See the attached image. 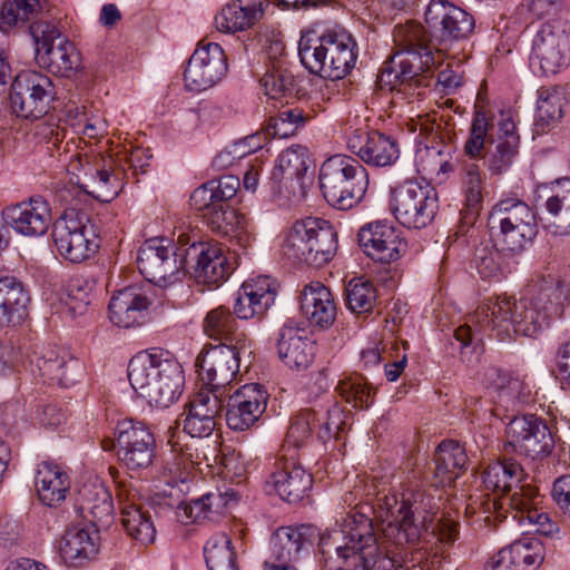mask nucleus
Masks as SVG:
<instances>
[{"label":"nucleus","instance_id":"c756f323","mask_svg":"<svg viewBox=\"0 0 570 570\" xmlns=\"http://www.w3.org/2000/svg\"><path fill=\"white\" fill-rule=\"evenodd\" d=\"M313 478L291 454H283L274 464L267 484H271L276 493L288 503H297L311 490Z\"/></svg>","mask_w":570,"mask_h":570},{"label":"nucleus","instance_id":"69168bd1","mask_svg":"<svg viewBox=\"0 0 570 570\" xmlns=\"http://www.w3.org/2000/svg\"><path fill=\"white\" fill-rule=\"evenodd\" d=\"M82 111L79 110V107L73 109V134L78 135L79 144H76L73 139V145H76L77 150H82L83 148L80 146L81 142L86 144L85 138L96 139L100 132L96 126V122L92 120V117L88 115L86 105L81 106Z\"/></svg>","mask_w":570,"mask_h":570},{"label":"nucleus","instance_id":"58836bf2","mask_svg":"<svg viewBox=\"0 0 570 570\" xmlns=\"http://www.w3.org/2000/svg\"><path fill=\"white\" fill-rule=\"evenodd\" d=\"M268 4L267 0H235L215 17L216 28L233 33L250 28L262 18Z\"/></svg>","mask_w":570,"mask_h":570},{"label":"nucleus","instance_id":"6e6552de","mask_svg":"<svg viewBox=\"0 0 570 570\" xmlns=\"http://www.w3.org/2000/svg\"><path fill=\"white\" fill-rule=\"evenodd\" d=\"M337 247V233L330 222L307 217L287 229L282 255L293 264L322 267L333 259Z\"/></svg>","mask_w":570,"mask_h":570},{"label":"nucleus","instance_id":"e2e57ef3","mask_svg":"<svg viewBox=\"0 0 570 570\" xmlns=\"http://www.w3.org/2000/svg\"><path fill=\"white\" fill-rule=\"evenodd\" d=\"M242 216L227 203L220 202L216 207H212L208 214H205L204 220L213 232L225 236L228 232H233L235 224H239Z\"/></svg>","mask_w":570,"mask_h":570},{"label":"nucleus","instance_id":"f257e3e1","mask_svg":"<svg viewBox=\"0 0 570 570\" xmlns=\"http://www.w3.org/2000/svg\"><path fill=\"white\" fill-rule=\"evenodd\" d=\"M436 509L433 498L424 490L407 485L379 497L375 512L386 522L384 540L395 548H413L430 531L440 543L451 546L459 538V523L446 518L433 524Z\"/></svg>","mask_w":570,"mask_h":570},{"label":"nucleus","instance_id":"f704fd0d","mask_svg":"<svg viewBox=\"0 0 570 570\" xmlns=\"http://www.w3.org/2000/svg\"><path fill=\"white\" fill-rule=\"evenodd\" d=\"M151 302L139 286H127L117 291L109 302L110 321L124 328L144 324Z\"/></svg>","mask_w":570,"mask_h":570},{"label":"nucleus","instance_id":"f3484780","mask_svg":"<svg viewBox=\"0 0 570 570\" xmlns=\"http://www.w3.org/2000/svg\"><path fill=\"white\" fill-rule=\"evenodd\" d=\"M312 164L309 151L303 145H293L278 155L271 178L282 198L292 203L305 199L312 183Z\"/></svg>","mask_w":570,"mask_h":570},{"label":"nucleus","instance_id":"a878e982","mask_svg":"<svg viewBox=\"0 0 570 570\" xmlns=\"http://www.w3.org/2000/svg\"><path fill=\"white\" fill-rule=\"evenodd\" d=\"M3 214L9 226L26 237L43 236L52 220L49 203L39 195L7 207Z\"/></svg>","mask_w":570,"mask_h":570},{"label":"nucleus","instance_id":"79ce46f5","mask_svg":"<svg viewBox=\"0 0 570 570\" xmlns=\"http://www.w3.org/2000/svg\"><path fill=\"white\" fill-rule=\"evenodd\" d=\"M546 210L553 217L550 224L554 235L570 234V178L558 179L551 186V195L544 204Z\"/></svg>","mask_w":570,"mask_h":570},{"label":"nucleus","instance_id":"9d476101","mask_svg":"<svg viewBox=\"0 0 570 570\" xmlns=\"http://www.w3.org/2000/svg\"><path fill=\"white\" fill-rule=\"evenodd\" d=\"M489 227L495 246L509 255L521 254L538 233L533 209L514 197L501 199L492 207Z\"/></svg>","mask_w":570,"mask_h":570},{"label":"nucleus","instance_id":"e433bc0d","mask_svg":"<svg viewBox=\"0 0 570 570\" xmlns=\"http://www.w3.org/2000/svg\"><path fill=\"white\" fill-rule=\"evenodd\" d=\"M68 473L52 461H42L37 465L35 487L39 500L47 507H58L67 499L70 490Z\"/></svg>","mask_w":570,"mask_h":570},{"label":"nucleus","instance_id":"a211bd4d","mask_svg":"<svg viewBox=\"0 0 570 570\" xmlns=\"http://www.w3.org/2000/svg\"><path fill=\"white\" fill-rule=\"evenodd\" d=\"M29 33L36 46V59L42 68L57 77L71 75V42L52 22L33 21Z\"/></svg>","mask_w":570,"mask_h":570},{"label":"nucleus","instance_id":"bb28decb","mask_svg":"<svg viewBox=\"0 0 570 570\" xmlns=\"http://www.w3.org/2000/svg\"><path fill=\"white\" fill-rule=\"evenodd\" d=\"M223 400L216 393L200 391L180 414L178 424L191 438H208L217 426L223 410Z\"/></svg>","mask_w":570,"mask_h":570},{"label":"nucleus","instance_id":"5fc2aeb1","mask_svg":"<svg viewBox=\"0 0 570 570\" xmlns=\"http://www.w3.org/2000/svg\"><path fill=\"white\" fill-rule=\"evenodd\" d=\"M563 97L561 89L541 88L537 106L535 127L538 131H546L550 125L562 117Z\"/></svg>","mask_w":570,"mask_h":570},{"label":"nucleus","instance_id":"393cba45","mask_svg":"<svg viewBox=\"0 0 570 570\" xmlns=\"http://www.w3.org/2000/svg\"><path fill=\"white\" fill-rule=\"evenodd\" d=\"M347 148L372 167L392 166L400 157L397 140L376 130H354L347 138Z\"/></svg>","mask_w":570,"mask_h":570},{"label":"nucleus","instance_id":"7ed1b4c3","mask_svg":"<svg viewBox=\"0 0 570 570\" xmlns=\"http://www.w3.org/2000/svg\"><path fill=\"white\" fill-rule=\"evenodd\" d=\"M563 298L562 288L550 282L520 299L507 296L489 299L470 317V322L480 327L485 322L500 341L510 340L513 335L534 337L551 318L562 316Z\"/></svg>","mask_w":570,"mask_h":570},{"label":"nucleus","instance_id":"a19ab883","mask_svg":"<svg viewBox=\"0 0 570 570\" xmlns=\"http://www.w3.org/2000/svg\"><path fill=\"white\" fill-rule=\"evenodd\" d=\"M468 462L464 446L454 440L442 441L434 453V478L436 484L452 483Z\"/></svg>","mask_w":570,"mask_h":570},{"label":"nucleus","instance_id":"cd10ccee","mask_svg":"<svg viewBox=\"0 0 570 570\" xmlns=\"http://www.w3.org/2000/svg\"><path fill=\"white\" fill-rule=\"evenodd\" d=\"M277 284L262 275L243 283L235 295L234 314L239 320L262 318L274 304Z\"/></svg>","mask_w":570,"mask_h":570},{"label":"nucleus","instance_id":"0eeeda50","mask_svg":"<svg viewBox=\"0 0 570 570\" xmlns=\"http://www.w3.org/2000/svg\"><path fill=\"white\" fill-rule=\"evenodd\" d=\"M356 48L354 38L345 29H328L320 36L309 31L301 36L298 56L311 73L336 80L354 68Z\"/></svg>","mask_w":570,"mask_h":570},{"label":"nucleus","instance_id":"0e129e2a","mask_svg":"<svg viewBox=\"0 0 570 570\" xmlns=\"http://www.w3.org/2000/svg\"><path fill=\"white\" fill-rule=\"evenodd\" d=\"M492 127L487 114L478 110L473 117L470 136L464 145L465 153L472 158L479 157L484 149L489 129Z\"/></svg>","mask_w":570,"mask_h":570},{"label":"nucleus","instance_id":"2f4dec72","mask_svg":"<svg viewBox=\"0 0 570 570\" xmlns=\"http://www.w3.org/2000/svg\"><path fill=\"white\" fill-rule=\"evenodd\" d=\"M520 137L510 117L502 118L495 134L489 135L485 165L491 176L505 174L519 154Z\"/></svg>","mask_w":570,"mask_h":570},{"label":"nucleus","instance_id":"bf43d9fd","mask_svg":"<svg viewBox=\"0 0 570 570\" xmlns=\"http://www.w3.org/2000/svg\"><path fill=\"white\" fill-rule=\"evenodd\" d=\"M316 422L320 424L317 435L322 442L336 439L344 431L346 414L337 404L328 403L327 406L316 409Z\"/></svg>","mask_w":570,"mask_h":570},{"label":"nucleus","instance_id":"aec40b11","mask_svg":"<svg viewBox=\"0 0 570 570\" xmlns=\"http://www.w3.org/2000/svg\"><path fill=\"white\" fill-rule=\"evenodd\" d=\"M156 441L145 423L124 420L117 425V455L129 470L147 469L155 458Z\"/></svg>","mask_w":570,"mask_h":570},{"label":"nucleus","instance_id":"dca6fc26","mask_svg":"<svg viewBox=\"0 0 570 570\" xmlns=\"http://www.w3.org/2000/svg\"><path fill=\"white\" fill-rule=\"evenodd\" d=\"M53 96L48 76L36 70H22L11 83L10 109L18 118L36 121L48 114Z\"/></svg>","mask_w":570,"mask_h":570},{"label":"nucleus","instance_id":"4be33fe9","mask_svg":"<svg viewBox=\"0 0 570 570\" xmlns=\"http://www.w3.org/2000/svg\"><path fill=\"white\" fill-rule=\"evenodd\" d=\"M357 240L363 252L373 261L390 264L407 250L402 232L387 222H372L360 228Z\"/></svg>","mask_w":570,"mask_h":570},{"label":"nucleus","instance_id":"20e7f679","mask_svg":"<svg viewBox=\"0 0 570 570\" xmlns=\"http://www.w3.org/2000/svg\"><path fill=\"white\" fill-rule=\"evenodd\" d=\"M424 30L417 22L395 26L393 40L397 51L384 63L380 80L391 85L393 100L420 101L429 86L428 72L436 69L435 53L424 42Z\"/></svg>","mask_w":570,"mask_h":570},{"label":"nucleus","instance_id":"37998d69","mask_svg":"<svg viewBox=\"0 0 570 570\" xmlns=\"http://www.w3.org/2000/svg\"><path fill=\"white\" fill-rule=\"evenodd\" d=\"M100 247L97 225L85 214L73 219V263L94 257Z\"/></svg>","mask_w":570,"mask_h":570},{"label":"nucleus","instance_id":"f03ea898","mask_svg":"<svg viewBox=\"0 0 570 570\" xmlns=\"http://www.w3.org/2000/svg\"><path fill=\"white\" fill-rule=\"evenodd\" d=\"M353 509L341 523L320 537L321 561L327 570H402L401 554L377 543L373 520L364 511Z\"/></svg>","mask_w":570,"mask_h":570},{"label":"nucleus","instance_id":"f8f14e48","mask_svg":"<svg viewBox=\"0 0 570 570\" xmlns=\"http://www.w3.org/2000/svg\"><path fill=\"white\" fill-rule=\"evenodd\" d=\"M252 342L247 335H239L236 344L220 343L204 347L196 358L195 365L199 368L202 381L210 386L208 392L220 397L225 386L229 385L238 373L243 361L252 362Z\"/></svg>","mask_w":570,"mask_h":570},{"label":"nucleus","instance_id":"680f3d73","mask_svg":"<svg viewBox=\"0 0 570 570\" xmlns=\"http://www.w3.org/2000/svg\"><path fill=\"white\" fill-rule=\"evenodd\" d=\"M226 505V500L222 493L209 492L198 499L191 500L185 511L191 522H200L209 519L210 513H219Z\"/></svg>","mask_w":570,"mask_h":570},{"label":"nucleus","instance_id":"ddd939ff","mask_svg":"<svg viewBox=\"0 0 570 570\" xmlns=\"http://www.w3.org/2000/svg\"><path fill=\"white\" fill-rule=\"evenodd\" d=\"M554 443L547 421L535 414H525L509 422L502 446L505 455H515L524 463H532L548 458Z\"/></svg>","mask_w":570,"mask_h":570},{"label":"nucleus","instance_id":"473e14b6","mask_svg":"<svg viewBox=\"0 0 570 570\" xmlns=\"http://www.w3.org/2000/svg\"><path fill=\"white\" fill-rule=\"evenodd\" d=\"M196 259L195 278L198 283L218 285L230 275L233 267L217 243H194L186 249V261Z\"/></svg>","mask_w":570,"mask_h":570},{"label":"nucleus","instance_id":"4c0bfd02","mask_svg":"<svg viewBox=\"0 0 570 570\" xmlns=\"http://www.w3.org/2000/svg\"><path fill=\"white\" fill-rule=\"evenodd\" d=\"M29 294L14 276L0 277V325L14 326L28 315Z\"/></svg>","mask_w":570,"mask_h":570},{"label":"nucleus","instance_id":"412c9836","mask_svg":"<svg viewBox=\"0 0 570 570\" xmlns=\"http://www.w3.org/2000/svg\"><path fill=\"white\" fill-rule=\"evenodd\" d=\"M227 69V58L223 48L216 42L202 41L184 71L186 88L190 91L209 89L225 77Z\"/></svg>","mask_w":570,"mask_h":570},{"label":"nucleus","instance_id":"de8ad7c7","mask_svg":"<svg viewBox=\"0 0 570 570\" xmlns=\"http://www.w3.org/2000/svg\"><path fill=\"white\" fill-rule=\"evenodd\" d=\"M237 322L230 311L225 306H218L207 313L204 321L205 333L222 343L236 344L239 335H246L237 332Z\"/></svg>","mask_w":570,"mask_h":570},{"label":"nucleus","instance_id":"c9c22d12","mask_svg":"<svg viewBox=\"0 0 570 570\" xmlns=\"http://www.w3.org/2000/svg\"><path fill=\"white\" fill-rule=\"evenodd\" d=\"M299 313L311 326L328 328L336 320V305L332 292L321 282L303 286L297 297Z\"/></svg>","mask_w":570,"mask_h":570},{"label":"nucleus","instance_id":"864d4df0","mask_svg":"<svg viewBox=\"0 0 570 570\" xmlns=\"http://www.w3.org/2000/svg\"><path fill=\"white\" fill-rule=\"evenodd\" d=\"M309 116L301 108H291L269 117L264 135L272 138H288L304 127Z\"/></svg>","mask_w":570,"mask_h":570},{"label":"nucleus","instance_id":"13d9d810","mask_svg":"<svg viewBox=\"0 0 570 570\" xmlns=\"http://www.w3.org/2000/svg\"><path fill=\"white\" fill-rule=\"evenodd\" d=\"M377 301L374 284L363 278L351 279L346 286V305L356 314L372 313Z\"/></svg>","mask_w":570,"mask_h":570},{"label":"nucleus","instance_id":"39448f33","mask_svg":"<svg viewBox=\"0 0 570 570\" xmlns=\"http://www.w3.org/2000/svg\"><path fill=\"white\" fill-rule=\"evenodd\" d=\"M128 380L139 397L159 409L177 402L185 383L181 365L161 350L136 354L128 364Z\"/></svg>","mask_w":570,"mask_h":570},{"label":"nucleus","instance_id":"5701e85b","mask_svg":"<svg viewBox=\"0 0 570 570\" xmlns=\"http://www.w3.org/2000/svg\"><path fill=\"white\" fill-rule=\"evenodd\" d=\"M96 155L77 150L73 156V176L77 185L86 194L102 200H111L118 195L119 176L115 171L100 168Z\"/></svg>","mask_w":570,"mask_h":570},{"label":"nucleus","instance_id":"b1692460","mask_svg":"<svg viewBox=\"0 0 570 570\" xmlns=\"http://www.w3.org/2000/svg\"><path fill=\"white\" fill-rule=\"evenodd\" d=\"M268 393L257 383L245 384L228 396L226 423L234 431L253 426L266 410Z\"/></svg>","mask_w":570,"mask_h":570},{"label":"nucleus","instance_id":"09e8293b","mask_svg":"<svg viewBox=\"0 0 570 570\" xmlns=\"http://www.w3.org/2000/svg\"><path fill=\"white\" fill-rule=\"evenodd\" d=\"M482 382L512 401L523 402L530 393L525 383L509 371L497 366H489L483 372Z\"/></svg>","mask_w":570,"mask_h":570},{"label":"nucleus","instance_id":"9b49d317","mask_svg":"<svg viewBox=\"0 0 570 570\" xmlns=\"http://www.w3.org/2000/svg\"><path fill=\"white\" fill-rule=\"evenodd\" d=\"M424 42L442 65L444 53L454 42L468 39L474 30V19L465 10L448 0H431L425 10Z\"/></svg>","mask_w":570,"mask_h":570},{"label":"nucleus","instance_id":"774afa93","mask_svg":"<svg viewBox=\"0 0 570 570\" xmlns=\"http://www.w3.org/2000/svg\"><path fill=\"white\" fill-rule=\"evenodd\" d=\"M443 154L440 149L435 147H426L424 151L420 153V161L422 165V170L429 175L432 174H443L453 171V166L445 159H443Z\"/></svg>","mask_w":570,"mask_h":570},{"label":"nucleus","instance_id":"c03bdc74","mask_svg":"<svg viewBox=\"0 0 570 570\" xmlns=\"http://www.w3.org/2000/svg\"><path fill=\"white\" fill-rule=\"evenodd\" d=\"M461 186L465 197V216L466 224H473L479 215L481 203L483 199V174L478 164L468 161L461 168Z\"/></svg>","mask_w":570,"mask_h":570},{"label":"nucleus","instance_id":"3c124183","mask_svg":"<svg viewBox=\"0 0 570 570\" xmlns=\"http://www.w3.org/2000/svg\"><path fill=\"white\" fill-rule=\"evenodd\" d=\"M264 92L271 99H281L293 94L295 76L283 60L272 62L261 79Z\"/></svg>","mask_w":570,"mask_h":570},{"label":"nucleus","instance_id":"c85d7f7f","mask_svg":"<svg viewBox=\"0 0 570 570\" xmlns=\"http://www.w3.org/2000/svg\"><path fill=\"white\" fill-rule=\"evenodd\" d=\"M511 508L512 518L520 524L528 523L533 531L546 537H553L559 532L558 521L542 508H539L541 498L538 492L529 487H517L511 498L505 499Z\"/></svg>","mask_w":570,"mask_h":570},{"label":"nucleus","instance_id":"052dcab7","mask_svg":"<svg viewBox=\"0 0 570 570\" xmlns=\"http://www.w3.org/2000/svg\"><path fill=\"white\" fill-rule=\"evenodd\" d=\"M340 395L354 407L367 409L372 403V392L362 375H353L341 380L337 385Z\"/></svg>","mask_w":570,"mask_h":570},{"label":"nucleus","instance_id":"4468645a","mask_svg":"<svg viewBox=\"0 0 570 570\" xmlns=\"http://www.w3.org/2000/svg\"><path fill=\"white\" fill-rule=\"evenodd\" d=\"M137 265L148 282L166 287L184 278L186 249L178 248L165 237L150 238L139 247Z\"/></svg>","mask_w":570,"mask_h":570},{"label":"nucleus","instance_id":"a18cd8bd","mask_svg":"<svg viewBox=\"0 0 570 570\" xmlns=\"http://www.w3.org/2000/svg\"><path fill=\"white\" fill-rule=\"evenodd\" d=\"M42 6L40 0H8L0 7V32L10 35L33 19Z\"/></svg>","mask_w":570,"mask_h":570},{"label":"nucleus","instance_id":"338daca9","mask_svg":"<svg viewBox=\"0 0 570 570\" xmlns=\"http://www.w3.org/2000/svg\"><path fill=\"white\" fill-rule=\"evenodd\" d=\"M52 242L60 256L69 259L71 254V227L68 223V213L65 209L61 216L52 224Z\"/></svg>","mask_w":570,"mask_h":570},{"label":"nucleus","instance_id":"49530a36","mask_svg":"<svg viewBox=\"0 0 570 570\" xmlns=\"http://www.w3.org/2000/svg\"><path fill=\"white\" fill-rule=\"evenodd\" d=\"M306 540L301 529L282 527L277 529L271 539L272 561H296Z\"/></svg>","mask_w":570,"mask_h":570},{"label":"nucleus","instance_id":"6ab92c4d","mask_svg":"<svg viewBox=\"0 0 570 570\" xmlns=\"http://www.w3.org/2000/svg\"><path fill=\"white\" fill-rule=\"evenodd\" d=\"M530 65L542 75H556L570 65V33L559 22H544L532 40Z\"/></svg>","mask_w":570,"mask_h":570},{"label":"nucleus","instance_id":"4d7b16f0","mask_svg":"<svg viewBox=\"0 0 570 570\" xmlns=\"http://www.w3.org/2000/svg\"><path fill=\"white\" fill-rule=\"evenodd\" d=\"M316 409H305L299 411L292 420L288 426L285 443L282 451L291 449H301L305 446L312 436L313 426L316 423Z\"/></svg>","mask_w":570,"mask_h":570},{"label":"nucleus","instance_id":"ea45409f","mask_svg":"<svg viewBox=\"0 0 570 570\" xmlns=\"http://www.w3.org/2000/svg\"><path fill=\"white\" fill-rule=\"evenodd\" d=\"M523 461L515 455H505L490 463L483 473V483L488 490L501 495H511L523 476Z\"/></svg>","mask_w":570,"mask_h":570},{"label":"nucleus","instance_id":"423d86ee","mask_svg":"<svg viewBox=\"0 0 570 570\" xmlns=\"http://www.w3.org/2000/svg\"><path fill=\"white\" fill-rule=\"evenodd\" d=\"M73 508L87 520L73 527V560L78 564L96 559L100 549V537L97 523L108 520L114 512L111 493L104 482L94 473L86 472L79 476Z\"/></svg>","mask_w":570,"mask_h":570},{"label":"nucleus","instance_id":"8fccbe9b","mask_svg":"<svg viewBox=\"0 0 570 570\" xmlns=\"http://www.w3.org/2000/svg\"><path fill=\"white\" fill-rule=\"evenodd\" d=\"M204 554L208 570H238L232 540L225 533L210 537L204 547Z\"/></svg>","mask_w":570,"mask_h":570},{"label":"nucleus","instance_id":"603ef678","mask_svg":"<svg viewBox=\"0 0 570 570\" xmlns=\"http://www.w3.org/2000/svg\"><path fill=\"white\" fill-rule=\"evenodd\" d=\"M512 256L498 248L494 243L481 245L475 249L474 265L482 278H498L508 269V258Z\"/></svg>","mask_w":570,"mask_h":570},{"label":"nucleus","instance_id":"1a4fd4ad","mask_svg":"<svg viewBox=\"0 0 570 570\" xmlns=\"http://www.w3.org/2000/svg\"><path fill=\"white\" fill-rule=\"evenodd\" d=\"M318 181L325 200L336 209L347 210L363 199L368 174L358 159L334 155L322 164Z\"/></svg>","mask_w":570,"mask_h":570},{"label":"nucleus","instance_id":"7c9ffc66","mask_svg":"<svg viewBox=\"0 0 570 570\" xmlns=\"http://www.w3.org/2000/svg\"><path fill=\"white\" fill-rule=\"evenodd\" d=\"M277 353L281 361L289 368L305 370L313 362L315 343L308 337L305 327L289 318L279 330Z\"/></svg>","mask_w":570,"mask_h":570},{"label":"nucleus","instance_id":"72a5a7b5","mask_svg":"<svg viewBox=\"0 0 570 570\" xmlns=\"http://www.w3.org/2000/svg\"><path fill=\"white\" fill-rule=\"evenodd\" d=\"M543 559V543L537 538H523L501 549L488 561L485 570H537Z\"/></svg>","mask_w":570,"mask_h":570},{"label":"nucleus","instance_id":"6e6d98bb","mask_svg":"<svg viewBox=\"0 0 570 570\" xmlns=\"http://www.w3.org/2000/svg\"><path fill=\"white\" fill-rule=\"evenodd\" d=\"M121 515V522L130 537L142 544L154 541L156 529L147 511L138 505H124Z\"/></svg>","mask_w":570,"mask_h":570},{"label":"nucleus","instance_id":"2eb2a0df","mask_svg":"<svg viewBox=\"0 0 570 570\" xmlns=\"http://www.w3.org/2000/svg\"><path fill=\"white\" fill-rule=\"evenodd\" d=\"M391 209L402 226L409 229L425 228L439 210L438 191L429 183L406 180L392 190Z\"/></svg>","mask_w":570,"mask_h":570}]
</instances>
